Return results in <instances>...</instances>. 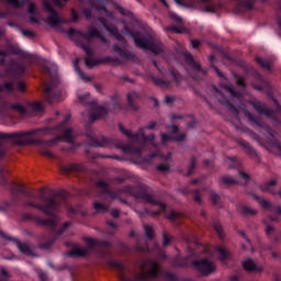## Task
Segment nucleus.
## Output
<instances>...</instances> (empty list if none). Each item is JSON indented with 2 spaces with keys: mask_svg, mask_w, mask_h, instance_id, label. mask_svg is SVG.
I'll list each match as a JSON object with an SVG mask.
<instances>
[{
  "mask_svg": "<svg viewBox=\"0 0 281 281\" xmlns=\"http://www.w3.org/2000/svg\"><path fill=\"white\" fill-rule=\"evenodd\" d=\"M97 188L103 190V194H108L110 199H119V201L122 203H126V201L122 200V194H127L136 199V201H144V203H150V205H158L159 211L149 212L148 210H145V214H150L151 216H159L160 212L166 210V204L155 200L153 190L146 184H138L137 187L127 186L116 191H110L109 184L102 180H99L97 182Z\"/></svg>",
  "mask_w": 281,
  "mask_h": 281,
  "instance_id": "nucleus-1",
  "label": "nucleus"
},
{
  "mask_svg": "<svg viewBox=\"0 0 281 281\" xmlns=\"http://www.w3.org/2000/svg\"><path fill=\"white\" fill-rule=\"evenodd\" d=\"M110 267L117 269L121 281H147L159 276V265L153 260L142 261L137 270L128 269L120 261L112 260Z\"/></svg>",
  "mask_w": 281,
  "mask_h": 281,
  "instance_id": "nucleus-2",
  "label": "nucleus"
},
{
  "mask_svg": "<svg viewBox=\"0 0 281 281\" xmlns=\"http://www.w3.org/2000/svg\"><path fill=\"white\" fill-rule=\"evenodd\" d=\"M68 36L71 38V41H75L77 45H80L81 49L86 52L87 56L85 58V63L88 69H93L95 65H100L102 63L101 59H93L91 56L93 54V50H91V46H88L86 43H91L93 38H99L101 43H106V37H104L102 34H100V31L95 27H90L88 33L83 34L80 31H76L74 29H69L67 32Z\"/></svg>",
  "mask_w": 281,
  "mask_h": 281,
  "instance_id": "nucleus-3",
  "label": "nucleus"
},
{
  "mask_svg": "<svg viewBox=\"0 0 281 281\" xmlns=\"http://www.w3.org/2000/svg\"><path fill=\"white\" fill-rule=\"evenodd\" d=\"M76 132H74V128L69 127L61 132L60 136H56L55 138H52L49 140H43V139H31L29 140V144H35L36 146H41L40 153L44 157H48L49 159H53L54 154L49 151V147L56 146V144H59V142H66L67 144H70V150H74L76 148Z\"/></svg>",
  "mask_w": 281,
  "mask_h": 281,
  "instance_id": "nucleus-4",
  "label": "nucleus"
},
{
  "mask_svg": "<svg viewBox=\"0 0 281 281\" xmlns=\"http://www.w3.org/2000/svg\"><path fill=\"white\" fill-rule=\"evenodd\" d=\"M45 74L50 77V82L44 86V98L48 104H55L60 100V89H58V69L50 61L43 63Z\"/></svg>",
  "mask_w": 281,
  "mask_h": 281,
  "instance_id": "nucleus-5",
  "label": "nucleus"
},
{
  "mask_svg": "<svg viewBox=\"0 0 281 281\" xmlns=\"http://www.w3.org/2000/svg\"><path fill=\"white\" fill-rule=\"evenodd\" d=\"M40 201H43L44 205L36 204L32 201H25L23 205L24 207H35L36 210H41V212H44L46 216H49V218H52V216H56L54 212L58 211L63 199L60 196L54 195V192L52 191H48V194H47V191L42 190L40 195Z\"/></svg>",
  "mask_w": 281,
  "mask_h": 281,
  "instance_id": "nucleus-6",
  "label": "nucleus"
},
{
  "mask_svg": "<svg viewBox=\"0 0 281 281\" xmlns=\"http://www.w3.org/2000/svg\"><path fill=\"white\" fill-rule=\"evenodd\" d=\"M60 126L56 127H44L36 131L31 132H18V133H0V139H13L16 144L23 145V140L21 137H25V135H37L38 137H45V135H50L52 131H59ZM3 156V149L0 147V157Z\"/></svg>",
  "mask_w": 281,
  "mask_h": 281,
  "instance_id": "nucleus-7",
  "label": "nucleus"
},
{
  "mask_svg": "<svg viewBox=\"0 0 281 281\" xmlns=\"http://www.w3.org/2000/svg\"><path fill=\"white\" fill-rule=\"evenodd\" d=\"M87 247H75L68 256L71 258H82V256H87L93 247H99V249H109L111 248V243L109 241H100L98 239L86 237L85 238Z\"/></svg>",
  "mask_w": 281,
  "mask_h": 281,
  "instance_id": "nucleus-8",
  "label": "nucleus"
},
{
  "mask_svg": "<svg viewBox=\"0 0 281 281\" xmlns=\"http://www.w3.org/2000/svg\"><path fill=\"white\" fill-rule=\"evenodd\" d=\"M98 21L101 23V25H103L104 29L108 30V32L115 36L116 41L120 42L119 44L113 45V52L119 54L121 58H128V55L126 54V52H124V48L126 47V40L124 38V36H122V34H120V32H117V27H115V25L106 23L103 18H98Z\"/></svg>",
  "mask_w": 281,
  "mask_h": 281,
  "instance_id": "nucleus-9",
  "label": "nucleus"
},
{
  "mask_svg": "<svg viewBox=\"0 0 281 281\" xmlns=\"http://www.w3.org/2000/svg\"><path fill=\"white\" fill-rule=\"evenodd\" d=\"M91 98L90 93H86L83 95H79L78 100L81 102V104H90V112L89 117L91 122H95V120H100L101 117H104V115L109 114V111L104 109V106L98 105L95 101H89Z\"/></svg>",
  "mask_w": 281,
  "mask_h": 281,
  "instance_id": "nucleus-10",
  "label": "nucleus"
},
{
  "mask_svg": "<svg viewBox=\"0 0 281 281\" xmlns=\"http://www.w3.org/2000/svg\"><path fill=\"white\" fill-rule=\"evenodd\" d=\"M223 93H229L231 98H239L240 93L234 91V88L229 86L223 87V92L215 89V98L218 100V103L226 106V109H229L233 115H238V109H236V106H234V104H232V102H229V100H227Z\"/></svg>",
  "mask_w": 281,
  "mask_h": 281,
  "instance_id": "nucleus-11",
  "label": "nucleus"
},
{
  "mask_svg": "<svg viewBox=\"0 0 281 281\" xmlns=\"http://www.w3.org/2000/svg\"><path fill=\"white\" fill-rule=\"evenodd\" d=\"M22 218L23 221H34L40 227H49V229H56L58 223H60V218H58L57 215H52V217L43 220L36 215L25 213Z\"/></svg>",
  "mask_w": 281,
  "mask_h": 281,
  "instance_id": "nucleus-12",
  "label": "nucleus"
},
{
  "mask_svg": "<svg viewBox=\"0 0 281 281\" xmlns=\"http://www.w3.org/2000/svg\"><path fill=\"white\" fill-rule=\"evenodd\" d=\"M119 130L121 131V133H123V135H126V137L133 139L134 142H137L138 144H146V142H151V144H155L153 143L155 142V134H149L148 136H146V134L144 133V128H139L137 133L133 134V132L126 131L123 124H119Z\"/></svg>",
  "mask_w": 281,
  "mask_h": 281,
  "instance_id": "nucleus-13",
  "label": "nucleus"
},
{
  "mask_svg": "<svg viewBox=\"0 0 281 281\" xmlns=\"http://www.w3.org/2000/svg\"><path fill=\"white\" fill-rule=\"evenodd\" d=\"M191 263L193 265L194 269H196V271H199V273H201L202 276H210L211 273H214L216 271V266L214 265V262L207 259H193Z\"/></svg>",
  "mask_w": 281,
  "mask_h": 281,
  "instance_id": "nucleus-14",
  "label": "nucleus"
},
{
  "mask_svg": "<svg viewBox=\"0 0 281 281\" xmlns=\"http://www.w3.org/2000/svg\"><path fill=\"white\" fill-rule=\"evenodd\" d=\"M43 5L45 10L48 12L47 23L48 25H50V27H56L60 25V23H67L65 19L58 16V13H56L54 7L52 5V3H49V0H43Z\"/></svg>",
  "mask_w": 281,
  "mask_h": 281,
  "instance_id": "nucleus-15",
  "label": "nucleus"
},
{
  "mask_svg": "<svg viewBox=\"0 0 281 281\" xmlns=\"http://www.w3.org/2000/svg\"><path fill=\"white\" fill-rule=\"evenodd\" d=\"M0 236L1 238H4V240H12L13 243H15L19 251H21V254H23L24 256H35L34 252H32V248H30V245L21 243V240H19L18 238L8 236L3 231H0Z\"/></svg>",
  "mask_w": 281,
  "mask_h": 281,
  "instance_id": "nucleus-16",
  "label": "nucleus"
},
{
  "mask_svg": "<svg viewBox=\"0 0 281 281\" xmlns=\"http://www.w3.org/2000/svg\"><path fill=\"white\" fill-rule=\"evenodd\" d=\"M186 63L192 67L194 74L198 75L199 78H203L207 75V71L201 67V63L194 60V57H192V54L187 53L186 54Z\"/></svg>",
  "mask_w": 281,
  "mask_h": 281,
  "instance_id": "nucleus-17",
  "label": "nucleus"
},
{
  "mask_svg": "<svg viewBox=\"0 0 281 281\" xmlns=\"http://www.w3.org/2000/svg\"><path fill=\"white\" fill-rule=\"evenodd\" d=\"M132 38H134L136 47L140 49H148L150 47L151 42L139 33H133Z\"/></svg>",
  "mask_w": 281,
  "mask_h": 281,
  "instance_id": "nucleus-18",
  "label": "nucleus"
},
{
  "mask_svg": "<svg viewBox=\"0 0 281 281\" xmlns=\"http://www.w3.org/2000/svg\"><path fill=\"white\" fill-rule=\"evenodd\" d=\"M87 170V167L82 164H68L61 166V172H85Z\"/></svg>",
  "mask_w": 281,
  "mask_h": 281,
  "instance_id": "nucleus-19",
  "label": "nucleus"
},
{
  "mask_svg": "<svg viewBox=\"0 0 281 281\" xmlns=\"http://www.w3.org/2000/svg\"><path fill=\"white\" fill-rule=\"evenodd\" d=\"M252 106L260 115H267L268 117L273 115V110L269 109L265 103L257 102Z\"/></svg>",
  "mask_w": 281,
  "mask_h": 281,
  "instance_id": "nucleus-20",
  "label": "nucleus"
},
{
  "mask_svg": "<svg viewBox=\"0 0 281 281\" xmlns=\"http://www.w3.org/2000/svg\"><path fill=\"white\" fill-rule=\"evenodd\" d=\"M277 186H278V180H276V179L268 180L263 184L260 186V190H261V192H269L270 194H278V192H276V189H274Z\"/></svg>",
  "mask_w": 281,
  "mask_h": 281,
  "instance_id": "nucleus-21",
  "label": "nucleus"
},
{
  "mask_svg": "<svg viewBox=\"0 0 281 281\" xmlns=\"http://www.w3.org/2000/svg\"><path fill=\"white\" fill-rule=\"evenodd\" d=\"M203 12H216L220 8L214 0H201Z\"/></svg>",
  "mask_w": 281,
  "mask_h": 281,
  "instance_id": "nucleus-22",
  "label": "nucleus"
},
{
  "mask_svg": "<svg viewBox=\"0 0 281 281\" xmlns=\"http://www.w3.org/2000/svg\"><path fill=\"white\" fill-rule=\"evenodd\" d=\"M151 80L154 85H156V87H160V89H170V87H172V81L168 79L151 77Z\"/></svg>",
  "mask_w": 281,
  "mask_h": 281,
  "instance_id": "nucleus-23",
  "label": "nucleus"
},
{
  "mask_svg": "<svg viewBox=\"0 0 281 281\" xmlns=\"http://www.w3.org/2000/svg\"><path fill=\"white\" fill-rule=\"evenodd\" d=\"M243 267L246 271H257L259 273H261V271H263L262 267H258L256 265V262H254V260L251 259H247L243 262Z\"/></svg>",
  "mask_w": 281,
  "mask_h": 281,
  "instance_id": "nucleus-24",
  "label": "nucleus"
},
{
  "mask_svg": "<svg viewBox=\"0 0 281 281\" xmlns=\"http://www.w3.org/2000/svg\"><path fill=\"white\" fill-rule=\"evenodd\" d=\"M16 91V82L8 81L0 85V93H14Z\"/></svg>",
  "mask_w": 281,
  "mask_h": 281,
  "instance_id": "nucleus-25",
  "label": "nucleus"
},
{
  "mask_svg": "<svg viewBox=\"0 0 281 281\" xmlns=\"http://www.w3.org/2000/svg\"><path fill=\"white\" fill-rule=\"evenodd\" d=\"M27 12L30 15L31 23H38V19H36V14L38 12V7L34 2L29 3Z\"/></svg>",
  "mask_w": 281,
  "mask_h": 281,
  "instance_id": "nucleus-26",
  "label": "nucleus"
},
{
  "mask_svg": "<svg viewBox=\"0 0 281 281\" xmlns=\"http://www.w3.org/2000/svg\"><path fill=\"white\" fill-rule=\"evenodd\" d=\"M147 49H150L154 54H161L165 49L164 43L156 41V42H150L149 46Z\"/></svg>",
  "mask_w": 281,
  "mask_h": 281,
  "instance_id": "nucleus-27",
  "label": "nucleus"
},
{
  "mask_svg": "<svg viewBox=\"0 0 281 281\" xmlns=\"http://www.w3.org/2000/svg\"><path fill=\"white\" fill-rule=\"evenodd\" d=\"M237 144L243 148V150H245V153H247V155H256V149H254V147H251L247 140L237 139Z\"/></svg>",
  "mask_w": 281,
  "mask_h": 281,
  "instance_id": "nucleus-28",
  "label": "nucleus"
},
{
  "mask_svg": "<svg viewBox=\"0 0 281 281\" xmlns=\"http://www.w3.org/2000/svg\"><path fill=\"white\" fill-rule=\"evenodd\" d=\"M93 209L95 210V212H98V214H106V212H109L111 206L100 201H95L93 202Z\"/></svg>",
  "mask_w": 281,
  "mask_h": 281,
  "instance_id": "nucleus-29",
  "label": "nucleus"
},
{
  "mask_svg": "<svg viewBox=\"0 0 281 281\" xmlns=\"http://www.w3.org/2000/svg\"><path fill=\"white\" fill-rule=\"evenodd\" d=\"M239 213L241 214V216H256V214H258V210L256 209H251L247 205H241L239 206Z\"/></svg>",
  "mask_w": 281,
  "mask_h": 281,
  "instance_id": "nucleus-30",
  "label": "nucleus"
},
{
  "mask_svg": "<svg viewBox=\"0 0 281 281\" xmlns=\"http://www.w3.org/2000/svg\"><path fill=\"white\" fill-rule=\"evenodd\" d=\"M91 8H94L95 10H98V12H104L106 16H109L110 19H113V13L106 10V7L104 5V3L98 4L95 2H91Z\"/></svg>",
  "mask_w": 281,
  "mask_h": 281,
  "instance_id": "nucleus-31",
  "label": "nucleus"
},
{
  "mask_svg": "<svg viewBox=\"0 0 281 281\" xmlns=\"http://www.w3.org/2000/svg\"><path fill=\"white\" fill-rule=\"evenodd\" d=\"M221 186H238V180L232 178V176H224L220 179Z\"/></svg>",
  "mask_w": 281,
  "mask_h": 281,
  "instance_id": "nucleus-32",
  "label": "nucleus"
},
{
  "mask_svg": "<svg viewBox=\"0 0 281 281\" xmlns=\"http://www.w3.org/2000/svg\"><path fill=\"white\" fill-rule=\"evenodd\" d=\"M137 98H139V93L137 92H130L127 94V101H128V104L131 106V109H133L134 111H137V106H135V100H137Z\"/></svg>",
  "mask_w": 281,
  "mask_h": 281,
  "instance_id": "nucleus-33",
  "label": "nucleus"
},
{
  "mask_svg": "<svg viewBox=\"0 0 281 281\" xmlns=\"http://www.w3.org/2000/svg\"><path fill=\"white\" fill-rule=\"evenodd\" d=\"M4 109H11L13 111H16L18 113H21L23 115V113H25V111H27V109H25V106H23V104L21 103H13L11 105H5Z\"/></svg>",
  "mask_w": 281,
  "mask_h": 281,
  "instance_id": "nucleus-34",
  "label": "nucleus"
},
{
  "mask_svg": "<svg viewBox=\"0 0 281 281\" xmlns=\"http://www.w3.org/2000/svg\"><path fill=\"white\" fill-rule=\"evenodd\" d=\"M162 247H168L170 246V243H172V235H170V233H168V231H162Z\"/></svg>",
  "mask_w": 281,
  "mask_h": 281,
  "instance_id": "nucleus-35",
  "label": "nucleus"
},
{
  "mask_svg": "<svg viewBox=\"0 0 281 281\" xmlns=\"http://www.w3.org/2000/svg\"><path fill=\"white\" fill-rule=\"evenodd\" d=\"M11 69L14 74V76H21V74H23L25 71V67L23 65L13 63L11 66Z\"/></svg>",
  "mask_w": 281,
  "mask_h": 281,
  "instance_id": "nucleus-36",
  "label": "nucleus"
},
{
  "mask_svg": "<svg viewBox=\"0 0 281 281\" xmlns=\"http://www.w3.org/2000/svg\"><path fill=\"white\" fill-rule=\"evenodd\" d=\"M29 109L33 111L34 115H38V113L43 112V105L40 102L29 104Z\"/></svg>",
  "mask_w": 281,
  "mask_h": 281,
  "instance_id": "nucleus-37",
  "label": "nucleus"
},
{
  "mask_svg": "<svg viewBox=\"0 0 281 281\" xmlns=\"http://www.w3.org/2000/svg\"><path fill=\"white\" fill-rule=\"evenodd\" d=\"M93 144L94 146L104 147V146H109V144H111V140L105 137L94 138Z\"/></svg>",
  "mask_w": 281,
  "mask_h": 281,
  "instance_id": "nucleus-38",
  "label": "nucleus"
},
{
  "mask_svg": "<svg viewBox=\"0 0 281 281\" xmlns=\"http://www.w3.org/2000/svg\"><path fill=\"white\" fill-rule=\"evenodd\" d=\"M75 68H76V71H77L79 78H81V80H85L86 82H91V77L85 75V72H82V70L80 69V67H78V59H77V61L75 63Z\"/></svg>",
  "mask_w": 281,
  "mask_h": 281,
  "instance_id": "nucleus-39",
  "label": "nucleus"
},
{
  "mask_svg": "<svg viewBox=\"0 0 281 281\" xmlns=\"http://www.w3.org/2000/svg\"><path fill=\"white\" fill-rule=\"evenodd\" d=\"M106 225V234H109V236H113L115 234V231L117 229V224H115V222L113 221H108Z\"/></svg>",
  "mask_w": 281,
  "mask_h": 281,
  "instance_id": "nucleus-40",
  "label": "nucleus"
},
{
  "mask_svg": "<svg viewBox=\"0 0 281 281\" xmlns=\"http://www.w3.org/2000/svg\"><path fill=\"white\" fill-rule=\"evenodd\" d=\"M256 60L262 69H267V71H271V65L269 64V60L262 59L260 57H257Z\"/></svg>",
  "mask_w": 281,
  "mask_h": 281,
  "instance_id": "nucleus-41",
  "label": "nucleus"
},
{
  "mask_svg": "<svg viewBox=\"0 0 281 281\" xmlns=\"http://www.w3.org/2000/svg\"><path fill=\"white\" fill-rule=\"evenodd\" d=\"M144 231L145 236L146 238H148V240H153V238H155V229H153L150 225H145Z\"/></svg>",
  "mask_w": 281,
  "mask_h": 281,
  "instance_id": "nucleus-42",
  "label": "nucleus"
},
{
  "mask_svg": "<svg viewBox=\"0 0 281 281\" xmlns=\"http://www.w3.org/2000/svg\"><path fill=\"white\" fill-rule=\"evenodd\" d=\"M217 251L220 254V260L225 261L227 260V258H229V252L227 251V249L223 247H217Z\"/></svg>",
  "mask_w": 281,
  "mask_h": 281,
  "instance_id": "nucleus-43",
  "label": "nucleus"
},
{
  "mask_svg": "<svg viewBox=\"0 0 281 281\" xmlns=\"http://www.w3.org/2000/svg\"><path fill=\"white\" fill-rule=\"evenodd\" d=\"M214 229H215L216 234L220 236L221 239L225 238V233L223 232V226L221 225V223L215 222L214 223Z\"/></svg>",
  "mask_w": 281,
  "mask_h": 281,
  "instance_id": "nucleus-44",
  "label": "nucleus"
},
{
  "mask_svg": "<svg viewBox=\"0 0 281 281\" xmlns=\"http://www.w3.org/2000/svg\"><path fill=\"white\" fill-rule=\"evenodd\" d=\"M263 225L266 227L265 233L267 236H271V234L276 233V227L270 225L267 221H263Z\"/></svg>",
  "mask_w": 281,
  "mask_h": 281,
  "instance_id": "nucleus-45",
  "label": "nucleus"
},
{
  "mask_svg": "<svg viewBox=\"0 0 281 281\" xmlns=\"http://www.w3.org/2000/svg\"><path fill=\"white\" fill-rule=\"evenodd\" d=\"M181 217V214L177 213V211H170L167 214L168 221H171V223H175V221H178V218Z\"/></svg>",
  "mask_w": 281,
  "mask_h": 281,
  "instance_id": "nucleus-46",
  "label": "nucleus"
},
{
  "mask_svg": "<svg viewBox=\"0 0 281 281\" xmlns=\"http://www.w3.org/2000/svg\"><path fill=\"white\" fill-rule=\"evenodd\" d=\"M211 201H212L213 205H218V203L221 201V195H218V193L212 191L211 192Z\"/></svg>",
  "mask_w": 281,
  "mask_h": 281,
  "instance_id": "nucleus-47",
  "label": "nucleus"
},
{
  "mask_svg": "<svg viewBox=\"0 0 281 281\" xmlns=\"http://www.w3.org/2000/svg\"><path fill=\"white\" fill-rule=\"evenodd\" d=\"M156 169L158 172H168V170H170V165L168 162L160 164L156 167Z\"/></svg>",
  "mask_w": 281,
  "mask_h": 281,
  "instance_id": "nucleus-48",
  "label": "nucleus"
},
{
  "mask_svg": "<svg viewBox=\"0 0 281 281\" xmlns=\"http://www.w3.org/2000/svg\"><path fill=\"white\" fill-rule=\"evenodd\" d=\"M9 3H11V5H13L14 8H23V5H25L26 1L27 0H22V1H19V0H8Z\"/></svg>",
  "mask_w": 281,
  "mask_h": 281,
  "instance_id": "nucleus-49",
  "label": "nucleus"
},
{
  "mask_svg": "<svg viewBox=\"0 0 281 281\" xmlns=\"http://www.w3.org/2000/svg\"><path fill=\"white\" fill-rule=\"evenodd\" d=\"M196 168V158L192 157L189 166V172L188 175H192V171Z\"/></svg>",
  "mask_w": 281,
  "mask_h": 281,
  "instance_id": "nucleus-50",
  "label": "nucleus"
},
{
  "mask_svg": "<svg viewBox=\"0 0 281 281\" xmlns=\"http://www.w3.org/2000/svg\"><path fill=\"white\" fill-rule=\"evenodd\" d=\"M15 89L21 91V93H25V83L23 81L15 82Z\"/></svg>",
  "mask_w": 281,
  "mask_h": 281,
  "instance_id": "nucleus-51",
  "label": "nucleus"
},
{
  "mask_svg": "<svg viewBox=\"0 0 281 281\" xmlns=\"http://www.w3.org/2000/svg\"><path fill=\"white\" fill-rule=\"evenodd\" d=\"M235 81H236V85H238V87H243V89H245L246 85H245V79H243V77L240 76L235 77Z\"/></svg>",
  "mask_w": 281,
  "mask_h": 281,
  "instance_id": "nucleus-52",
  "label": "nucleus"
},
{
  "mask_svg": "<svg viewBox=\"0 0 281 281\" xmlns=\"http://www.w3.org/2000/svg\"><path fill=\"white\" fill-rule=\"evenodd\" d=\"M116 10H119V12L123 14V16H131V11L124 9V7H116Z\"/></svg>",
  "mask_w": 281,
  "mask_h": 281,
  "instance_id": "nucleus-53",
  "label": "nucleus"
},
{
  "mask_svg": "<svg viewBox=\"0 0 281 281\" xmlns=\"http://www.w3.org/2000/svg\"><path fill=\"white\" fill-rule=\"evenodd\" d=\"M238 177L239 179H243L244 183H247V181H249V175H247L246 172L239 171Z\"/></svg>",
  "mask_w": 281,
  "mask_h": 281,
  "instance_id": "nucleus-54",
  "label": "nucleus"
},
{
  "mask_svg": "<svg viewBox=\"0 0 281 281\" xmlns=\"http://www.w3.org/2000/svg\"><path fill=\"white\" fill-rule=\"evenodd\" d=\"M0 276H2V278H11L10 272H8V270H5V268L1 267L0 268Z\"/></svg>",
  "mask_w": 281,
  "mask_h": 281,
  "instance_id": "nucleus-55",
  "label": "nucleus"
},
{
  "mask_svg": "<svg viewBox=\"0 0 281 281\" xmlns=\"http://www.w3.org/2000/svg\"><path fill=\"white\" fill-rule=\"evenodd\" d=\"M130 153H132V155H135L136 157H142V148H137V149L130 148Z\"/></svg>",
  "mask_w": 281,
  "mask_h": 281,
  "instance_id": "nucleus-56",
  "label": "nucleus"
},
{
  "mask_svg": "<svg viewBox=\"0 0 281 281\" xmlns=\"http://www.w3.org/2000/svg\"><path fill=\"white\" fill-rule=\"evenodd\" d=\"M21 33L23 34V36H27L29 38H34V32L32 31L21 30Z\"/></svg>",
  "mask_w": 281,
  "mask_h": 281,
  "instance_id": "nucleus-57",
  "label": "nucleus"
},
{
  "mask_svg": "<svg viewBox=\"0 0 281 281\" xmlns=\"http://www.w3.org/2000/svg\"><path fill=\"white\" fill-rule=\"evenodd\" d=\"M167 32H176V34H181V30H179V27L177 26H168L166 29Z\"/></svg>",
  "mask_w": 281,
  "mask_h": 281,
  "instance_id": "nucleus-58",
  "label": "nucleus"
},
{
  "mask_svg": "<svg viewBox=\"0 0 281 281\" xmlns=\"http://www.w3.org/2000/svg\"><path fill=\"white\" fill-rule=\"evenodd\" d=\"M169 76H170L171 80H175V82H179V72L172 71L169 74Z\"/></svg>",
  "mask_w": 281,
  "mask_h": 281,
  "instance_id": "nucleus-59",
  "label": "nucleus"
},
{
  "mask_svg": "<svg viewBox=\"0 0 281 281\" xmlns=\"http://www.w3.org/2000/svg\"><path fill=\"white\" fill-rule=\"evenodd\" d=\"M71 225V223L66 222L63 227L59 229V235L65 234V231Z\"/></svg>",
  "mask_w": 281,
  "mask_h": 281,
  "instance_id": "nucleus-60",
  "label": "nucleus"
},
{
  "mask_svg": "<svg viewBox=\"0 0 281 281\" xmlns=\"http://www.w3.org/2000/svg\"><path fill=\"white\" fill-rule=\"evenodd\" d=\"M37 276L41 281H47V274L45 272L40 271Z\"/></svg>",
  "mask_w": 281,
  "mask_h": 281,
  "instance_id": "nucleus-61",
  "label": "nucleus"
},
{
  "mask_svg": "<svg viewBox=\"0 0 281 281\" xmlns=\"http://www.w3.org/2000/svg\"><path fill=\"white\" fill-rule=\"evenodd\" d=\"M193 200L195 203H201V195L199 194V191H194Z\"/></svg>",
  "mask_w": 281,
  "mask_h": 281,
  "instance_id": "nucleus-62",
  "label": "nucleus"
},
{
  "mask_svg": "<svg viewBox=\"0 0 281 281\" xmlns=\"http://www.w3.org/2000/svg\"><path fill=\"white\" fill-rule=\"evenodd\" d=\"M161 137V143L162 144H167L168 139H170V136H168V134H160Z\"/></svg>",
  "mask_w": 281,
  "mask_h": 281,
  "instance_id": "nucleus-63",
  "label": "nucleus"
},
{
  "mask_svg": "<svg viewBox=\"0 0 281 281\" xmlns=\"http://www.w3.org/2000/svg\"><path fill=\"white\" fill-rule=\"evenodd\" d=\"M165 102L167 104H172V102H175V97L166 95L165 97Z\"/></svg>",
  "mask_w": 281,
  "mask_h": 281,
  "instance_id": "nucleus-64",
  "label": "nucleus"
}]
</instances>
